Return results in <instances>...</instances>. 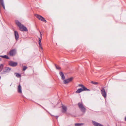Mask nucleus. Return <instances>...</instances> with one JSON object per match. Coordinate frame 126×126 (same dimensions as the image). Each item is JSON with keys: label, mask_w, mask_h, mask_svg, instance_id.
<instances>
[{"label": "nucleus", "mask_w": 126, "mask_h": 126, "mask_svg": "<svg viewBox=\"0 0 126 126\" xmlns=\"http://www.w3.org/2000/svg\"><path fill=\"white\" fill-rule=\"evenodd\" d=\"M91 83L94 84L96 85L98 84V83L95 81H92Z\"/></svg>", "instance_id": "4be33fe9"}, {"label": "nucleus", "mask_w": 126, "mask_h": 126, "mask_svg": "<svg viewBox=\"0 0 126 126\" xmlns=\"http://www.w3.org/2000/svg\"><path fill=\"white\" fill-rule=\"evenodd\" d=\"M83 124H84L82 123H76L75 124V126H81Z\"/></svg>", "instance_id": "a211bd4d"}, {"label": "nucleus", "mask_w": 126, "mask_h": 126, "mask_svg": "<svg viewBox=\"0 0 126 126\" xmlns=\"http://www.w3.org/2000/svg\"><path fill=\"white\" fill-rule=\"evenodd\" d=\"M15 74H16V76L17 77H21V75L20 74L16 73H15Z\"/></svg>", "instance_id": "aec40b11"}, {"label": "nucleus", "mask_w": 126, "mask_h": 126, "mask_svg": "<svg viewBox=\"0 0 126 126\" xmlns=\"http://www.w3.org/2000/svg\"><path fill=\"white\" fill-rule=\"evenodd\" d=\"M55 117H56V118L57 119L58 118V117L59 116H54Z\"/></svg>", "instance_id": "393cba45"}, {"label": "nucleus", "mask_w": 126, "mask_h": 126, "mask_svg": "<svg viewBox=\"0 0 126 126\" xmlns=\"http://www.w3.org/2000/svg\"><path fill=\"white\" fill-rule=\"evenodd\" d=\"M3 1V0H0V2L2 1Z\"/></svg>", "instance_id": "bb28decb"}, {"label": "nucleus", "mask_w": 126, "mask_h": 126, "mask_svg": "<svg viewBox=\"0 0 126 126\" xmlns=\"http://www.w3.org/2000/svg\"><path fill=\"white\" fill-rule=\"evenodd\" d=\"M18 92L19 93H22V92L21 90V87L20 84H19V85L18 86Z\"/></svg>", "instance_id": "2eb2a0df"}, {"label": "nucleus", "mask_w": 126, "mask_h": 126, "mask_svg": "<svg viewBox=\"0 0 126 126\" xmlns=\"http://www.w3.org/2000/svg\"><path fill=\"white\" fill-rule=\"evenodd\" d=\"M59 74L61 77V79L63 80H65V77L63 72L60 71L59 72Z\"/></svg>", "instance_id": "9b49d317"}, {"label": "nucleus", "mask_w": 126, "mask_h": 126, "mask_svg": "<svg viewBox=\"0 0 126 126\" xmlns=\"http://www.w3.org/2000/svg\"><path fill=\"white\" fill-rule=\"evenodd\" d=\"M37 104L39 105V106H40L41 107H42V108L43 109H44L45 110H46V111H47V110H46V109L44 107H43V106H41V105H40V104H38V103H37Z\"/></svg>", "instance_id": "b1692460"}, {"label": "nucleus", "mask_w": 126, "mask_h": 126, "mask_svg": "<svg viewBox=\"0 0 126 126\" xmlns=\"http://www.w3.org/2000/svg\"><path fill=\"white\" fill-rule=\"evenodd\" d=\"M73 78L72 77H71L66 79H65V80H64V83L66 84L68 83L69 82L73 80Z\"/></svg>", "instance_id": "1a4fd4ad"}, {"label": "nucleus", "mask_w": 126, "mask_h": 126, "mask_svg": "<svg viewBox=\"0 0 126 126\" xmlns=\"http://www.w3.org/2000/svg\"><path fill=\"white\" fill-rule=\"evenodd\" d=\"M1 61V58H0V61Z\"/></svg>", "instance_id": "cd10ccee"}, {"label": "nucleus", "mask_w": 126, "mask_h": 126, "mask_svg": "<svg viewBox=\"0 0 126 126\" xmlns=\"http://www.w3.org/2000/svg\"><path fill=\"white\" fill-rule=\"evenodd\" d=\"M9 64L12 66L15 67L17 65V63L13 61H10L9 62Z\"/></svg>", "instance_id": "0eeeda50"}, {"label": "nucleus", "mask_w": 126, "mask_h": 126, "mask_svg": "<svg viewBox=\"0 0 126 126\" xmlns=\"http://www.w3.org/2000/svg\"><path fill=\"white\" fill-rule=\"evenodd\" d=\"M34 15L39 20L45 23L47 22V21L45 19V18L42 16L37 14H35Z\"/></svg>", "instance_id": "20e7f679"}, {"label": "nucleus", "mask_w": 126, "mask_h": 126, "mask_svg": "<svg viewBox=\"0 0 126 126\" xmlns=\"http://www.w3.org/2000/svg\"><path fill=\"white\" fill-rule=\"evenodd\" d=\"M62 112L63 113L65 112L67 110V107L63 105L62 106Z\"/></svg>", "instance_id": "f8f14e48"}, {"label": "nucleus", "mask_w": 126, "mask_h": 126, "mask_svg": "<svg viewBox=\"0 0 126 126\" xmlns=\"http://www.w3.org/2000/svg\"><path fill=\"white\" fill-rule=\"evenodd\" d=\"M16 53V50L14 49L10 50L9 52V55L11 56H13L15 55Z\"/></svg>", "instance_id": "423d86ee"}, {"label": "nucleus", "mask_w": 126, "mask_h": 126, "mask_svg": "<svg viewBox=\"0 0 126 126\" xmlns=\"http://www.w3.org/2000/svg\"><path fill=\"white\" fill-rule=\"evenodd\" d=\"M125 121H126V116L125 117Z\"/></svg>", "instance_id": "a878e982"}, {"label": "nucleus", "mask_w": 126, "mask_h": 126, "mask_svg": "<svg viewBox=\"0 0 126 126\" xmlns=\"http://www.w3.org/2000/svg\"><path fill=\"white\" fill-rule=\"evenodd\" d=\"M3 67V65L2 64H0V72L2 70Z\"/></svg>", "instance_id": "6ab92c4d"}, {"label": "nucleus", "mask_w": 126, "mask_h": 126, "mask_svg": "<svg viewBox=\"0 0 126 126\" xmlns=\"http://www.w3.org/2000/svg\"><path fill=\"white\" fill-rule=\"evenodd\" d=\"M0 3L1 4L2 6L4 9H5V7L4 3L3 1H2L0 2Z\"/></svg>", "instance_id": "f3484780"}, {"label": "nucleus", "mask_w": 126, "mask_h": 126, "mask_svg": "<svg viewBox=\"0 0 126 126\" xmlns=\"http://www.w3.org/2000/svg\"><path fill=\"white\" fill-rule=\"evenodd\" d=\"M78 86L81 87L82 88L78 89L75 92L76 93H79L83 91H90V90L87 88L85 86L82 84H79Z\"/></svg>", "instance_id": "f03ea898"}, {"label": "nucleus", "mask_w": 126, "mask_h": 126, "mask_svg": "<svg viewBox=\"0 0 126 126\" xmlns=\"http://www.w3.org/2000/svg\"><path fill=\"white\" fill-rule=\"evenodd\" d=\"M78 105L81 111L83 113H85L86 111V109L84 107L82 102L79 103Z\"/></svg>", "instance_id": "7ed1b4c3"}, {"label": "nucleus", "mask_w": 126, "mask_h": 126, "mask_svg": "<svg viewBox=\"0 0 126 126\" xmlns=\"http://www.w3.org/2000/svg\"><path fill=\"white\" fill-rule=\"evenodd\" d=\"M101 94L103 96L104 98H106L107 96V93L105 92V91L104 87L101 88Z\"/></svg>", "instance_id": "39448f33"}, {"label": "nucleus", "mask_w": 126, "mask_h": 126, "mask_svg": "<svg viewBox=\"0 0 126 126\" xmlns=\"http://www.w3.org/2000/svg\"><path fill=\"white\" fill-rule=\"evenodd\" d=\"M15 36L16 41H17L19 38V35L18 32L16 31L14 32Z\"/></svg>", "instance_id": "9d476101"}, {"label": "nucleus", "mask_w": 126, "mask_h": 126, "mask_svg": "<svg viewBox=\"0 0 126 126\" xmlns=\"http://www.w3.org/2000/svg\"><path fill=\"white\" fill-rule=\"evenodd\" d=\"M55 66L57 69L60 70L61 69V67L57 65L56 64H55Z\"/></svg>", "instance_id": "412c9836"}, {"label": "nucleus", "mask_w": 126, "mask_h": 126, "mask_svg": "<svg viewBox=\"0 0 126 126\" xmlns=\"http://www.w3.org/2000/svg\"><path fill=\"white\" fill-rule=\"evenodd\" d=\"M27 68V66H23V70L24 71H25Z\"/></svg>", "instance_id": "5701e85b"}, {"label": "nucleus", "mask_w": 126, "mask_h": 126, "mask_svg": "<svg viewBox=\"0 0 126 126\" xmlns=\"http://www.w3.org/2000/svg\"><path fill=\"white\" fill-rule=\"evenodd\" d=\"M93 123L94 125L95 126H104L103 125L95 121H93Z\"/></svg>", "instance_id": "ddd939ff"}, {"label": "nucleus", "mask_w": 126, "mask_h": 126, "mask_svg": "<svg viewBox=\"0 0 126 126\" xmlns=\"http://www.w3.org/2000/svg\"><path fill=\"white\" fill-rule=\"evenodd\" d=\"M40 37H39V47H40L41 49L42 48V47L41 45V40L42 39V34L41 32H40Z\"/></svg>", "instance_id": "6e6552de"}, {"label": "nucleus", "mask_w": 126, "mask_h": 126, "mask_svg": "<svg viewBox=\"0 0 126 126\" xmlns=\"http://www.w3.org/2000/svg\"><path fill=\"white\" fill-rule=\"evenodd\" d=\"M16 25L19 27L20 31L25 32L28 31V30L26 27L22 24L18 20H16Z\"/></svg>", "instance_id": "f257e3e1"}, {"label": "nucleus", "mask_w": 126, "mask_h": 126, "mask_svg": "<svg viewBox=\"0 0 126 126\" xmlns=\"http://www.w3.org/2000/svg\"><path fill=\"white\" fill-rule=\"evenodd\" d=\"M0 57H1L3 58H4L5 59H9V58L6 55H0Z\"/></svg>", "instance_id": "dca6fc26"}, {"label": "nucleus", "mask_w": 126, "mask_h": 126, "mask_svg": "<svg viewBox=\"0 0 126 126\" xmlns=\"http://www.w3.org/2000/svg\"><path fill=\"white\" fill-rule=\"evenodd\" d=\"M11 68L9 67H6L5 69V70L3 72L5 73H8L11 71Z\"/></svg>", "instance_id": "4468645a"}]
</instances>
